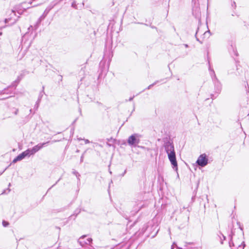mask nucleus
Wrapping results in <instances>:
<instances>
[{
  "label": "nucleus",
  "mask_w": 249,
  "mask_h": 249,
  "mask_svg": "<svg viewBox=\"0 0 249 249\" xmlns=\"http://www.w3.org/2000/svg\"><path fill=\"white\" fill-rule=\"evenodd\" d=\"M165 148L171 163L174 168H176V170H177L178 164L176 160V154L173 145L170 143H167L166 144Z\"/></svg>",
  "instance_id": "obj_1"
},
{
  "label": "nucleus",
  "mask_w": 249,
  "mask_h": 249,
  "mask_svg": "<svg viewBox=\"0 0 249 249\" xmlns=\"http://www.w3.org/2000/svg\"><path fill=\"white\" fill-rule=\"evenodd\" d=\"M208 159L205 154H203L199 156L196 163L197 164L201 167H204L208 164Z\"/></svg>",
  "instance_id": "obj_2"
},
{
  "label": "nucleus",
  "mask_w": 249,
  "mask_h": 249,
  "mask_svg": "<svg viewBox=\"0 0 249 249\" xmlns=\"http://www.w3.org/2000/svg\"><path fill=\"white\" fill-rule=\"evenodd\" d=\"M139 139L137 134H134L130 136L127 140L128 143L130 145H136L139 143Z\"/></svg>",
  "instance_id": "obj_3"
},
{
  "label": "nucleus",
  "mask_w": 249,
  "mask_h": 249,
  "mask_svg": "<svg viewBox=\"0 0 249 249\" xmlns=\"http://www.w3.org/2000/svg\"><path fill=\"white\" fill-rule=\"evenodd\" d=\"M45 144V143H43L42 144H38V145L35 146L32 149H27V152H28V153H29V156L30 155L34 154L36 152L39 151L41 148H42V147Z\"/></svg>",
  "instance_id": "obj_4"
},
{
  "label": "nucleus",
  "mask_w": 249,
  "mask_h": 249,
  "mask_svg": "<svg viewBox=\"0 0 249 249\" xmlns=\"http://www.w3.org/2000/svg\"><path fill=\"white\" fill-rule=\"evenodd\" d=\"M29 156V153L27 150L23 152L22 153L17 156L13 161V162L16 163L18 161L21 160L23 159L25 157Z\"/></svg>",
  "instance_id": "obj_5"
},
{
  "label": "nucleus",
  "mask_w": 249,
  "mask_h": 249,
  "mask_svg": "<svg viewBox=\"0 0 249 249\" xmlns=\"http://www.w3.org/2000/svg\"><path fill=\"white\" fill-rule=\"evenodd\" d=\"M85 237H86V236H82L79 239V243L82 246L84 245V244H89L92 241L91 238H90L87 239L86 241H83V240L85 238Z\"/></svg>",
  "instance_id": "obj_6"
},
{
  "label": "nucleus",
  "mask_w": 249,
  "mask_h": 249,
  "mask_svg": "<svg viewBox=\"0 0 249 249\" xmlns=\"http://www.w3.org/2000/svg\"><path fill=\"white\" fill-rule=\"evenodd\" d=\"M7 225H8V223H7L6 222H3V226L6 227L7 226Z\"/></svg>",
  "instance_id": "obj_7"
},
{
  "label": "nucleus",
  "mask_w": 249,
  "mask_h": 249,
  "mask_svg": "<svg viewBox=\"0 0 249 249\" xmlns=\"http://www.w3.org/2000/svg\"><path fill=\"white\" fill-rule=\"evenodd\" d=\"M84 142L85 143H88L89 142V141L88 140H84Z\"/></svg>",
  "instance_id": "obj_8"
},
{
  "label": "nucleus",
  "mask_w": 249,
  "mask_h": 249,
  "mask_svg": "<svg viewBox=\"0 0 249 249\" xmlns=\"http://www.w3.org/2000/svg\"><path fill=\"white\" fill-rule=\"evenodd\" d=\"M8 19H5V23L8 22Z\"/></svg>",
  "instance_id": "obj_9"
},
{
  "label": "nucleus",
  "mask_w": 249,
  "mask_h": 249,
  "mask_svg": "<svg viewBox=\"0 0 249 249\" xmlns=\"http://www.w3.org/2000/svg\"><path fill=\"white\" fill-rule=\"evenodd\" d=\"M209 33L205 32V33H204V35H206L207 34H209Z\"/></svg>",
  "instance_id": "obj_10"
},
{
  "label": "nucleus",
  "mask_w": 249,
  "mask_h": 249,
  "mask_svg": "<svg viewBox=\"0 0 249 249\" xmlns=\"http://www.w3.org/2000/svg\"><path fill=\"white\" fill-rule=\"evenodd\" d=\"M152 86V85H150V86L148 87V89H149V88H150Z\"/></svg>",
  "instance_id": "obj_11"
},
{
  "label": "nucleus",
  "mask_w": 249,
  "mask_h": 249,
  "mask_svg": "<svg viewBox=\"0 0 249 249\" xmlns=\"http://www.w3.org/2000/svg\"><path fill=\"white\" fill-rule=\"evenodd\" d=\"M238 248H242V247L240 246H239Z\"/></svg>",
  "instance_id": "obj_12"
},
{
  "label": "nucleus",
  "mask_w": 249,
  "mask_h": 249,
  "mask_svg": "<svg viewBox=\"0 0 249 249\" xmlns=\"http://www.w3.org/2000/svg\"><path fill=\"white\" fill-rule=\"evenodd\" d=\"M185 47H188V45H185Z\"/></svg>",
  "instance_id": "obj_13"
},
{
  "label": "nucleus",
  "mask_w": 249,
  "mask_h": 249,
  "mask_svg": "<svg viewBox=\"0 0 249 249\" xmlns=\"http://www.w3.org/2000/svg\"><path fill=\"white\" fill-rule=\"evenodd\" d=\"M171 249H173V248L172 247Z\"/></svg>",
  "instance_id": "obj_14"
}]
</instances>
